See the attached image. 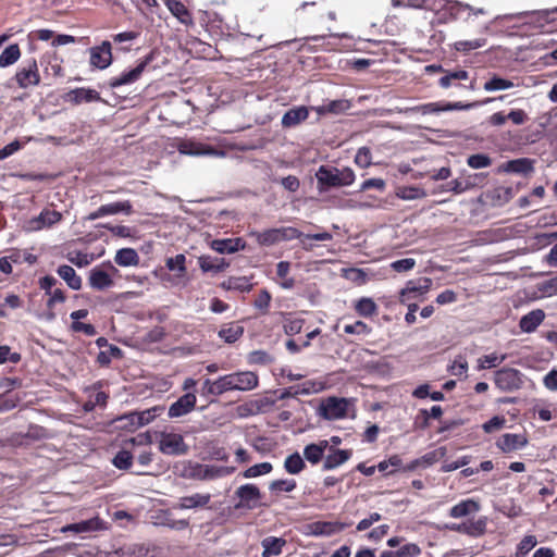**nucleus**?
Masks as SVG:
<instances>
[{
	"label": "nucleus",
	"instance_id": "72a5a7b5",
	"mask_svg": "<svg viewBox=\"0 0 557 557\" xmlns=\"http://www.w3.org/2000/svg\"><path fill=\"white\" fill-rule=\"evenodd\" d=\"M114 261L120 267H137L140 258L134 248H122L116 251Z\"/></svg>",
	"mask_w": 557,
	"mask_h": 557
},
{
	"label": "nucleus",
	"instance_id": "b1692460",
	"mask_svg": "<svg viewBox=\"0 0 557 557\" xmlns=\"http://www.w3.org/2000/svg\"><path fill=\"white\" fill-rule=\"evenodd\" d=\"M88 281L90 287L96 290H104L114 284L111 274L102 270L100 267H95L90 270Z\"/></svg>",
	"mask_w": 557,
	"mask_h": 557
},
{
	"label": "nucleus",
	"instance_id": "4be33fe9",
	"mask_svg": "<svg viewBox=\"0 0 557 557\" xmlns=\"http://www.w3.org/2000/svg\"><path fill=\"white\" fill-rule=\"evenodd\" d=\"M309 117V109L306 106L294 107L282 116L281 124L284 128H292L305 122Z\"/></svg>",
	"mask_w": 557,
	"mask_h": 557
},
{
	"label": "nucleus",
	"instance_id": "7c9ffc66",
	"mask_svg": "<svg viewBox=\"0 0 557 557\" xmlns=\"http://www.w3.org/2000/svg\"><path fill=\"white\" fill-rule=\"evenodd\" d=\"M198 263L202 272L220 273L230 267V263L224 258L200 256Z\"/></svg>",
	"mask_w": 557,
	"mask_h": 557
},
{
	"label": "nucleus",
	"instance_id": "5701e85b",
	"mask_svg": "<svg viewBox=\"0 0 557 557\" xmlns=\"http://www.w3.org/2000/svg\"><path fill=\"white\" fill-rule=\"evenodd\" d=\"M329 448V441L321 440L318 443H310L304 448V458L311 465L324 461L325 450Z\"/></svg>",
	"mask_w": 557,
	"mask_h": 557
},
{
	"label": "nucleus",
	"instance_id": "f3484780",
	"mask_svg": "<svg viewBox=\"0 0 557 557\" xmlns=\"http://www.w3.org/2000/svg\"><path fill=\"white\" fill-rule=\"evenodd\" d=\"M65 102H71L72 104H81L88 102H99L102 101L100 94L91 88L78 87L71 89L63 97Z\"/></svg>",
	"mask_w": 557,
	"mask_h": 557
},
{
	"label": "nucleus",
	"instance_id": "6e6d98bb",
	"mask_svg": "<svg viewBox=\"0 0 557 557\" xmlns=\"http://www.w3.org/2000/svg\"><path fill=\"white\" fill-rule=\"evenodd\" d=\"M467 164L472 169H484L492 164V159L485 153H475L468 157Z\"/></svg>",
	"mask_w": 557,
	"mask_h": 557
},
{
	"label": "nucleus",
	"instance_id": "bb28decb",
	"mask_svg": "<svg viewBox=\"0 0 557 557\" xmlns=\"http://www.w3.org/2000/svg\"><path fill=\"white\" fill-rule=\"evenodd\" d=\"M545 312L542 309H534L529 313L521 317L519 321L520 329L525 333L534 332L537 326L544 321Z\"/></svg>",
	"mask_w": 557,
	"mask_h": 557
},
{
	"label": "nucleus",
	"instance_id": "a211bd4d",
	"mask_svg": "<svg viewBox=\"0 0 557 557\" xmlns=\"http://www.w3.org/2000/svg\"><path fill=\"white\" fill-rule=\"evenodd\" d=\"M124 212L129 214L132 212V205L129 201H117L100 206L96 211L90 212L87 220L94 221L106 215H114Z\"/></svg>",
	"mask_w": 557,
	"mask_h": 557
},
{
	"label": "nucleus",
	"instance_id": "774afa93",
	"mask_svg": "<svg viewBox=\"0 0 557 557\" xmlns=\"http://www.w3.org/2000/svg\"><path fill=\"white\" fill-rule=\"evenodd\" d=\"M398 557H417L421 554L420 547L414 543H409L396 550Z\"/></svg>",
	"mask_w": 557,
	"mask_h": 557
},
{
	"label": "nucleus",
	"instance_id": "1a4fd4ad",
	"mask_svg": "<svg viewBox=\"0 0 557 557\" xmlns=\"http://www.w3.org/2000/svg\"><path fill=\"white\" fill-rule=\"evenodd\" d=\"M494 383L502 392L518 391L523 385V374L515 368H503L494 373Z\"/></svg>",
	"mask_w": 557,
	"mask_h": 557
},
{
	"label": "nucleus",
	"instance_id": "4c0bfd02",
	"mask_svg": "<svg viewBox=\"0 0 557 557\" xmlns=\"http://www.w3.org/2000/svg\"><path fill=\"white\" fill-rule=\"evenodd\" d=\"M286 541L281 537L269 536L262 541L263 557L277 556L282 553V549Z\"/></svg>",
	"mask_w": 557,
	"mask_h": 557
},
{
	"label": "nucleus",
	"instance_id": "ea45409f",
	"mask_svg": "<svg viewBox=\"0 0 557 557\" xmlns=\"http://www.w3.org/2000/svg\"><path fill=\"white\" fill-rule=\"evenodd\" d=\"M306 468L304 458L299 453L288 455L284 460V469L289 474H298Z\"/></svg>",
	"mask_w": 557,
	"mask_h": 557
},
{
	"label": "nucleus",
	"instance_id": "aec40b11",
	"mask_svg": "<svg viewBox=\"0 0 557 557\" xmlns=\"http://www.w3.org/2000/svg\"><path fill=\"white\" fill-rule=\"evenodd\" d=\"M176 148L182 154L189 156H203V154H213L215 150L202 143L193 140V139H181L176 144Z\"/></svg>",
	"mask_w": 557,
	"mask_h": 557
},
{
	"label": "nucleus",
	"instance_id": "58836bf2",
	"mask_svg": "<svg viewBox=\"0 0 557 557\" xmlns=\"http://www.w3.org/2000/svg\"><path fill=\"white\" fill-rule=\"evenodd\" d=\"M355 310L358 315L371 318L377 314V306L372 298L362 297L355 304Z\"/></svg>",
	"mask_w": 557,
	"mask_h": 557
},
{
	"label": "nucleus",
	"instance_id": "20e7f679",
	"mask_svg": "<svg viewBox=\"0 0 557 557\" xmlns=\"http://www.w3.org/2000/svg\"><path fill=\"white\" fill-rule=\"evenodd\" d=\"M259 384L257 373L252 371L233 372L219 377V384L214 387L221 395L226 392H248L255 389Z\"/></svg>",
	"mask_w": 557,
	"mask_h": 557
},
{
	"label": "nucleus",
	"instance_id": "cd10ccee",
	"mask_svg": "<svg viewBox=\"0 0 557 557\" xmlns=\"http://www.w3.org/2000/svg\"><path fill=\"white\" fill-rule=\"evenodd\" d=\"M252 277L248 276H230L227 280L220 284V287L224 290H236L240 293H248L252 289L253 283Z\"/></svg>",
	"mask_w": 557,
	"mask_h": 557
},
{
	"label": "nucleus",
	"instance_id": "7ed1b4c3",
	"mask_svg": "<svg viewBox=\"0 0 557 557\" xmlns=\"http://www.w3.org/2000/svg\"><path fill=\"white\" fill-rule=\"evenodd\" d=\"M302 237L307 239H313L318 242H326L333 238L332 234L329 232H321L315 234H307L305 235L298 228L293 226H284L278 228H269L256 234V240L261 246H273L275 244L282 242H289L293 239H301Z\"/></svg>",
	"mask_w": 557,
	"mask_h": 557
},
{
	"label": "nucleus",
	"instance_id": "0e129e2a",
	"mask_svg": "<svg viewBox=\"0 0 557 557\" xmlns=\"http://www.w3.org/2000/svg\"><path fill=\"white\" fill-rule=\"evenodd\" d=\"M397 195L401 199L412 200V199L423 198L425 196V191L419 187H404V188L399 189Z\"/></svg>",
	"mask_w": 557,
	"mask_h": 557
},
{
	"label": "nucleus",
	"instance_id": "09e8293b",
	"mask_svg": "<svg viewBox=\"0 0 557 557\" xmlns=\"http://www.w3.org/2000/svg\"><path fill=\"white\" fill-rule=\"evenodd\" d=\"M447 449L446 447H438L432 451L424 454L419 458V461L422 462V467H430L437 461L442 460L446 456Z\"/></svg>",
	"mask_w": 557,
	"mask_h": 557
},
{
	"label": "nucleus",
	"instance_id": "423d86ee",
	"mask_svg": "<svg viewBox=\"0 0 557 557\" xmlns=\"http://www.w3.org/2000/svg\"><path fill=\"white\" fill-rule=\"evenodd\" d=\"M160 55V51L158 49H152L139 63L131 70L122 72L119 76L112 77L109 81V86L111 88H116L123 85H128L138 81L146 70L147 66L157 67L158 64H153V61L157 57Z\"/></svg>",
	"mask_w": 557,
	"mask_h": 557
},
{
	"label": "nucleus",
	"instance_id": "5fc2aeb1",
	"mask_svg": "<svg viewBox=\"0 0 557 557\" xmlns=\"http://www.w3.org/2000/svg\"><path fill=\"white\" fill-rule=\"evenodd\" d=\"M112 463L120 470H128L133 465V455L131 451L122 449L114 456Z\"/></svg>",
	"mask_w": 557,
	"mask_h": 557
},
{
	"label": "nucleus",
	"instance_id": "c756f323",
	"mask_svg": "<svg viewBox=\"0 0 557 557\" xmlns=\"http://www.w3.org/2000/svg\"><path fill=\"white\" fill-rule=\"evenodd\" d=\"M245 243L242 238L214 239L211 248L219 253H233L244 249Z\"/></svg>",
	"mask_w": 557,
	"mask_h": 557
},
{
	"label": "nucleus",
	"instance_id": "9b49d317",
	"mask_svg": "<svg viewBox=\"0 0 557 557\" xmlns=\"http://www.w3.org/2000/svg\"><path fill=\"white\" fill-rule=\"evenodd\" d=\"M14 81L17 86L23 89L34 87L40 83V74L35 59L28 60L23 66H21L15 75Z\"/></svg>",
	"mask_w": 557,
	"mask_h": 557
},
{
	"label": "nucleus",
	"instance_id": "f8f14e48",
	"mask_svg": "<svg viewBox=\"0 0 557 557\" xmlns=\"http://www.w3.org/2000/svg\"><path fill=\"white\" fill-rule=\"evenodd\" d=\"M112 46L110 41L104 40L89 49V64L92 69L104 70L112 63Z\"/></svg>",
	"mask_w": 557,
	"mask_h": 557
},
{
	"label": "nucleus",
	"instance_id": "0eeeda50",
	"mask_svg": "<svg viewBox=\"0 0 557 557\" xmlns=\"http://www.w3.org/2000/svg\"><path fill=\"white\" fill-rule=\"evenodd\" d=\"M235 497L238 498V502L234 505V508L237 510H253L259 507H269L270 504L262 503V493L260 488L252 483H247L240 485L235 491Z\"/></svg>",
	"mask_w": 557,
	"mask_h": 557
},
{
	"label": "nucleus",
	"instance_id": "a19ab883",
	"mask_svg": "<svg viewBox=\"0 0 557 557\" xmlns=\"http://www.w3.org/2000/svg\"><path fill=\"white\" fill-rule=\"evenodd\" d=\"M21 57V50L17 44L8 46L0 54V67H7L14 64Z\"/></svg>",
	"mask_w": 557,
	"mask_h": 557
},
{
	"label": "nucleus",
	"instance_id": "c9c22d12",
	"mask_svg": "<svg viewBox=\"0 0 557 557\" xmlns=\"http://www.w3.org/2000/svg\"><path fill=\"white\" fill-rule=\"evenodd\" d=\"M169 11L183 24H189L191 16L186 7L178 0H162Z\"/></svg>",
	"mask_w": 557,
	"mask_h": 557
},
{
	"label": "nucleus",
	"instance_id": "4468645a",
	"mask_svg": "<svg viewBox=\"0 0 557 557\" xmlns=\"http://www.w3.org/2000/svg\"><path fill=\"white\" fill-rule=\"evenodd\" d=\"M528 444L525 434L505 433L499 436L495 443L496 447L503 454H511L513 451L524 448Z\"/></svg>",
	"mask_w": 557,
	"mask_h": 557
},
{
	"label": "nucleus",
	"instance_id": "473e14b6",
	"mask_svg": "<svg viewBox=\"0 0 557 557\" xmlns=\"http://www.w3.org/2000/svg\"><path fill=\"white\" fill-rule=\"evenodd\" d=\"M211 499L210 494L196 493L190 496H184L180 498V503L176 505L178 509H193L198 507H206Z\"/></svg>",
	"mask_w": 557,
	"mask_h": 557
},
{
	"label": "nucleus",
	"instance_id": "c03bdc74",
	"mask_svg": "<svg viewBox=\"0 0 557 557\" xmlns=\"http://www.w3.org/2000/svg\"><path fill=\"white\" fill-rule=\"evenodd\" d=\"M297 487V482L294 479H280L274 480L269 484V490L273 494L282 492L290 493Z\"/></svg>",
	"mask_w": 557,
	"mask_h": 557
},
{
	"label": "nucleus",
	"instance_id": "4d7b16f0",
	"mask_svg": "<svg viewBox=\"0 0 557 557\" xmlns=\"http://www.w3.org/2000/svg\"><path fill=\"white\" fill-rule=\"evenodd\" d=\"M99 520L97 518L70 524L66 529L76 533L89 532L98 529Z\"/></svg>",
	"mask_w": 557,
	"mask_h": 557
},
{
	"label": "nucleus",
	"instance_id": "8fccbe9b",
	"mask_svg": "<svg viewBox=\"0 0 557 557\" xmlns=\"http://www.w3.org/2000/svg\"><path fill=\"white\" fill-rule=\"evenodd\" d=\"M273 466L271 462H261L253 465L243 472V476L246 479L257 478L263 474H268L272 471Z\"/></svg>",
	"mask_w": 557,
	"mask_h": 557
},
{
	"label": "nucleus",
	"instance_id": "69168bd1",
	"mask_svg": "<svg viewBox=\"0 0 557 557\" xmlns=\"http://www.w3.org/2000/svg\"><path fill=\"white\" fill-rule=\"evenodd\" d=\"M137 417H139L138 411H132L120 417L117 421L121 423V428L129 429L133 431L140 428V425H137Z\"/></svg>",
	"mask_w": 557,
	"mask_h": 557
},
{
	"label": "nucleus",
	"instance_id": "13d9d810",
	"mask_svg": "<svg viewBox=\"0 0 557 557\" xmlns=\"http://www.w3.org/2000/svg\"><path fill=\"white\" fill-rule=\"evenodd\" d=\"M371 331L372 329L361 320H358L352 324H346L344 326V332L346 334L368 335L371 333Z\"/></svg>",
	"mask_w": 557,
	"mask_h": 557
},
{
	"label": "nucleus",
	"instance_id": "dca6fc26",
	"mask_svg": "<svg viewBox=\"0 0 557 557\" xmlns=\"http://www.w3.org/2000/svg\"><path fill=\"white\" fill-rule=\"evenodd\" d=\"M197 404V397L195 393H185L176 401H174L168 411L170 418H181L190 413Z\"/></svg>",
	"mask_w": 557,
	"mask_h": 557
},
{
	"label": "nucleus",
	"instance_id": "864d4df0",
	"mask_svg": "<svg viewBox=\"0 0 557 557\" xmlns=\"http://www.w3.org/2000/svg\"><path fill=\"white\" fill-rule=\"evenodd\" d=\"M506 359V355L498 356L497 354L493 352L490 355H484L479 359V366L478 368L480 370L488 369V368H496L500 363H503Z\"/></svg>",
	"mask_w": 557,
	"mask_h": 557
},
{
	"label": "nucleus",
	"instance_id": "a878e982",
	"mask_svg": "<svg viewBox=\"0 0 557 557\" xmlns=\"http://www.w3.org/2000/svg\"><path fill=\"white\" fill-rule=\"evenodd\" d=\"M432 281L429 277H422L419 280L418 284L412 281L407 283V286L400 292V302L406 304L410 299L411 294H425L431 287Z\"/></svg>",
	"mask_w": 557,
	"mask_h": 557
},
{
	"label": "nucleus",
	"instance_id": "f03ea898",
	"mask_svg": "<svg viewBox=\"0 0 557 557\" xmlns=\"http://www.w3.org/2000/svg\"><path fill=\"white\" fill-rule=\"evenodd\" d=\"M422 8L432 12V16L430 18L432 26L455 20L468 21L472 16L484 14L483 9L475 10L469 4L453 0H423Z\"/></svg>",
	"mask_w": 557,
	"mask_h": 557
},
{
	"label": "nucleus",
	"instance_id": "ddd939ff",
	"mask_svg": "<svg viewBox=\"0 0 557 557\" xmlns=\"http://www.w3.org/2000/svg\"><path fill=\"white\" fill-rule=\"evenodd\" d=\"M487 518L480 517L476 520H469L461 523H453L449 530L466 534L471 537H481L486 533Z\"/></svg>",
	"mask_w": 557,
	"mask_h": 557
},
{
	"label": "nucleus",
	"instance_id": "e2e57ef3",
	"mask_svg": "<svg viewBox=\"0 0 557 557\" xmlns=\"http://www.w3.org/2000/svg\"><path fill=\"white\" fill-rule=\"evenodd\" d=\"M278 393L280 394L277 396V399L278 400H284L286 398L296 397V396L301 395V394H309L310 389L309 388H305V387L302 388L299 385H293V386H289L287 388L280 389Z\"/></svg>",
	"mask_w": 557,
	"mask_h": 557
},
{
	"label": "nucleus",
	"instance_id": "e433bc0d",
	"mask_svg": "<svg viewBox=\"0 0 557 557\" xmlns=\"http://www.w3.org/2000/svg\"><path fill=\"white\" fill-rule=\"evenodd\" d=\"M349 108V104L346 100H332L325 104L312 107L319 115L325 114H341L345 112Z\"/></svg>",
	"mask_w": 557,
	"mask_h": 557
},
{
	"label": "nucleus",
	"instance_id": "39448f33",
	"mask_svg": "<svg viewBox=\"0 0 557 557\" xmlns=\"http://www.w3.org/2000/svg\"><path fill=\"white\" fill-rule=\"evenodd\" d=\"M315 177L320 189L349 186L355 181V173L350 168L338 169L335 166L321 165Z\"/></svg>",
	"mask_w": 557,
	"mask_h": 557
},
{
	"label": "nucleus",
	"instance_id": "393cba45",
	"mask_svg": "<svg viewBox=\"0 0 557 557\" xmlns=\"http://www.w3.org/2000/svg\"><path fill=\"white\" fill-rule=\"evenodd\" d=\"M428 71H441L444 75L438 79V85L442 88H449L455 81H466L469 78V73L465 70L457 71H445L442 66L429 65L426 66Z\"/></svg>",
	"mask_w": 557,
	"mask_h": 557
},
{
	"label": "nucleus",
	"instance_id": "de8ad7c7",
	"mask_svg": "<svg viewBox=\"0 0 557 557\" xmlns=\"http://www.w3.org/2000/svg\"><path fill=\"white\" fill-rule=\"evenodd\" d=\"M513 87V83L509 79L494 75L491 79L484 83L486 91L505 90Z\"/></svg>",
	"mask_w": 557,
	"mask_h": 557
},
{
	"label": "nucleus",
	"instance_id": "3c124183",
	"mask_svg": "<svg viewBox=\"0 0 557 557\" xmlns=\"http://www.w3.org/2000/svg\"><path fill=\"white\" fill-rule=\"evenodd\" d=\"M163 407L154 406L144 411H138L137 425L144 426L152 422L163 411Z\"/></svg>",
	"mask_w": 557,
	"mask_h": 557
},
{
	"label": "nucleus",
	"instance_id": "338daca9",
	"mask_svg": "<svg viewBox=\"0 0 557 557\" xmlns=\"http://www.w3.org/2000/svg\"><path fill=\"white\" fill-rule=\"evenodd\" d=\"M539 290L545 296L557 295V276L544 281L539 285Z\"/></svg>",
	"mask_w": 557,
	"mask_h": 557
},
{
	"label": "nucleus",
	"instance_id": "052dcab7",
	"mask_svg": "<svg viewBox=\"0 0 557 557\" xmlns=\"http://www.w3.org/2000/svg\"><path fill=\"white\" fill-rule=\"evenodd\" d=\"M355 163L362 169L368 168L372 163V154L368 147H361L358 149L355 156Z\"/></svg>",
	"mask_w": 557,
	"mask_h": 557
},
{
	"label": "nucleus",
	"instance_id": "f257e3e1",
	"mask_svg": "<svg viewBox=\"0 0 557 557\" xmlns=\"http://www.w3.org/2000/svg\"><path fill=\"white\" fill-rule=\"evenodd\" d=\"M555 11L534 10L513 14L498 15L491 21L487 30L508 32L520 29L524 32H537L540 35H550L552 26L556 25Z\"/></svg>",
	"mask_w": 557,
	"mask_h": 557
},
{
	"label": "nucleus",
	"instance_id": "603ef678",
	"mask_svg": "<svg viewBox=\"0 0 557 557\" xmlns=\"http://www.w3.org/2000/svg\"><path fill=\"white\" fill-rule=\"evenodd\" d=\"M166 268L170 271H177V276L182 277L186 274V257L178 253L173 258L166 260Z\"/></svg>",
	"mask_w": 557,
	"mask_h": 557
},
{
	"label": "nucleus",
	"instance_id": "6e6552de",
	"mask_svg": "<svg viewBox=\"0 0 557 557\" xmlns=\"http://www.w3.org/2000/svg\"><path fill=\"white\" fill-rule=\"evenodd\" d=\"M350 400L343 397L331 396L323 399L318 408V413L325 420L345 419L348 413Z\"/></svg>",
	"mask_w": 557,
	"mask_h": 557
},
{
	"label": "nucleus",
	"instance_id": "2eb2a0df",
	"mask_svg": "<svg viewBox=\"0 0 557 557\" xmlns=\"http://www.w3.org/2000/svg\"><path fill=\"white\" fill-rule=\"evenodd\" d=\"M62 218V213L57 210L44 209L38 216L28 221V230L40 231L42 228H49L61 222Z\"/></svg>",
	"mask_w": 557,
	"mask_h": 557
},
{
	"label": "nucleus",
	"instance_id": "412c9836",
	"mask_svg": "<svg viewBox=\"0 0 557 557\" xmlns=\"http://www.w3.org/2000/svg\"><path fill=\"white\" fill-rule=\"evenodd\" d=\"M534 161L529 158H519L509 160L500 164L498 171L505 173H516L521 175H528L534 171Z\"/></svg>",
	"mask_w": 557,
	"mask_h": 557
},
{
	"label": "nucleus",
	"instance_id": "49530a36",
	"mask_svg": "<svg viewBox=\"0 0 557 557\" xmlns=\"http://www.w3.org/2000/svg\"><path fill=\"white\" fill-rule=\"evenodd\" d=\"M536 544L537 540L534 535H525L517 545L515 557H527Z\"/></svg>",
	"mask_w": 557,
	"mask_h": 557
},
{
	"label": "nucleus",
	"instance_id": "79ce46f5",
	"mask_svg": "<svg viewBox=\"0 0 557 557\" xmlns=\"http://www.w3.org/2000/svg\"><path fill=\"white\" fill-rule=\"evenodd\" d=\"M304 325L305 319L294 318L290 314H287L283 321L284 333L288 336L299 334L302 331Z\"/></svg>",
	"mask_w": 557,
	"mask_h": 557
},
{
	"label": "nucleus",
	"instance_id": "6ab92c4d",
	"mask_svg": "<svg viewBox=\"0 0 557 557\" xmlns=\"http://www.w3.org/2000/svg\"><path fill=\"white\" fill-rule=\"evenodd\" d=\"M329 453L323 461V470L329 471L336 469L347 462L352 457V449H339L336 447H329Z\"/></svg>",
	"mask_w": 557,
	"mask_h": 557
},
{
	"label": "nucleus",
	"instance_id": "680f3d73",
	"mask_svg": "<svg viewBox=\"0 0 557 557\" xmlns=\"http://www.w3.org/2000/svg\"><path fill=\"white\" fill-rule=\"evenodd\" d=\"M506 424L504 416H494L492 419L483 423L482 429L485 433L491 434L495 431L503 429Z\"/></svg>",
	"mask_w": 557,
	"mask_h": 557
},
{
	"label": "nucleus",
	"instance_id": "bf43d9fd",
	"mask_svg": "<svg viewBox=\"0 0 557 557\" xmlns=\"http://www.w3.org/2000/svg\"><path fill=\"white\" fill-rule=\"evenodd\" d=\"M485 45L484 38H479L474 40H460L455 44V48L457 51H461L467 53L471 50L478 49Z\"/></svg>",
	"mask_w": 557,
	"mask_h": 557
},
{
	"label": "nucleus",
	"instance_id": "37998d69",
	"mask_svg": "<svg viewBox=\"0 0 557 557\" xmlns=\"http://www.w3.org/2000/svg\"><path fill=\"white\" fill-rule=\"evenodd\" d=\"M289 272L290 263L288 261H280L276 264V275L283 280L281 286L286 289H290L295 285V280L293 277H288Z\"/></svg>",
	"mask_w": 557,
	"mask_h": 557
},
{
	"label": "nucleus",
	"instance_id": "a18cd8bd",
	"mask_svg": "<svg viewBox=\"0 0 557 557\" xmlns=\"http://www.w3.org/2000/svg\"><path fill=\"white\" fill-rule=\"evenodd\" d=\"M272 296L268 289H261L253 300V307L259 310L261 314L269 312Z\"/></svg>",
	"mask_w": 557,
	"mask_h": 557
},
{
	"label": "nucleus",
	"instance_id": "2f4dec72",
	"mask_svg": "<svg viewBox=\"0 0 557 557\" xmlns=\"http://www.w3.org/2000/svg\"><path fill=\"white\" fill-rule=\"evenodd\" d=\"M58 275L74 290L82 288V277L76 273L74 268L67 264H62L57 269Z\"/></svg>",
	"mask_w": 557,
	"mask_h": 557
},
{
	"label": "nucleus",
	"instance_id": "f704fd0d",
	"mask_svg": "<svg viewBox=\"0 0 557 557\" xmlns=\"http://www.w3.org/2000/svg\"><path fill=\"white\" fill-rule=\"evenodd\" d=\"M244 334V327L237 322H231L224 325L218 333L219 337L228 344L238 341Z\"/></svg>",
	"mask_w": 557,
	"mask_h": 557
},
{
	"label": "nucleus",
	"instance_id": "c85d7f7f",
	"mask_svg": "<svg viewBox=\"0 0 557 557\" xmlns=\"http://www.w3.org/2000/svg\"><path fill=\"white\" fill-rule=\"evenodd\" d=\"M479 502L468 498L459 502L449 509V517L458 519L475 513L480 510Z\"/></svg>",
	"mask_w": 557,
	"mask_h": 557
},
{
	"label": "nucleus",
	"instance_id": "9d476101",
	"mask_svg": "<svg viewBox=\"0 0 557 557\" xmlns=\"http://www.w3.org/2000/svg\"><path fill=\"white\" fill-rule=\"evenodd\" d=\"M159 450L164 455L182 456L189 450L183 435L172 432H161L159 438Z\"/></svg>",
	"mask_w": 557,
	"mask_h": 557
}]
</instances>
